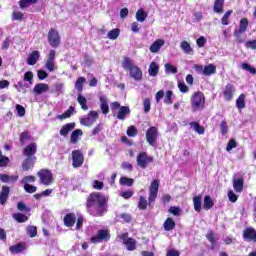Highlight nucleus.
Wrapping results in <instances>:
<instances>
[{
    "mask_svg": "<svg viewBox=\"0 0 256 256\" xmlns=\"http://www.w3.org/2000/svg\"><path fill=\"white\" fill-rule=\"evenodd\" d=\"M24 191H26V193H35L37 191V188L36 186L26 184L24 185Z\"/></svg>",
    "mask_w": 256,
    "mask_h": 256,
    "instance_id": "62",
    "label": "nucleus"
},
{
    "mask_svg": "<svg viewBox=\"0 0 256 256\" xmlns=\"http://www.w3.org/2000/svg\"><path fill=\"white\" fill-rule=\"evenodd\" d=\"M153 161H154L153 156H148L146 152H140L136 158L137 165L141 169H147L149 164L153 163Z\"/></svg>",
    "mask_w": 256,
    "mask_h": 256,
    "instance_id": "5",
    "label": "nucleus"
},
{
    "mask_svg": "<svg viewBox=\"0 0 256 256\" xmlns=\"http://www.w3.org/2000/svg\"><path fill=\"white\" fill-rule=\"evenodd\" d=\"M84 156L83 152L81 150H73L72 151V166L74 169H78V167H81L83 165Z\"/></svg>",
    "mask_w": 256,
    "mask_h": 256,
    "instance_id": "12",
    "label": "nucleus"
},
{
    "mask_svg": "<svg viewBox=\"0 0 256 256\" xmlns=\"http://www.w3.org/2000/svg\"><path fill=\"white\" fill-rule=\"evenodd\" d=\"M120 33H121V30L119 28H115L108 32L107 37H108V39L115 41V39H117V37H119Z\"/></svg>",
    "mask_w": 256,
    "mask_h": 256,
    "instance_id": "42",
    "label": "nucleus"
},
{
    "mask_svg": "<svg viewBox=\"0 0 256 256\" xmlns=\"http://www.w3.org/2000/svg\"><path fill=\"white\" fill-rule=\"evenodd\" d=\"M111 239V235L109 234V230H98L97 234L91 238V243H103V241H109Z\"/></svg>",
    "mask_w": 256,
    "mask_h": 256,
    "instance_id": "10",
    "label": "nucleus"
},
{
    "mask_svg": "<svg viewBox=\"0 0 256 256\" xmlns=\"http://www.w3.org/2000/svg\"><path fill=\"white\" fill-rule=\"evenodd\" d=\"M242 69L244 71H248V73H251V75H256V69L255 67L249 65L248 63L244 62L242 63Z\"/></svg>",
    "mask_w": 256,
    "mask_h": 256,
    "instance_id": "51",
    "label": "nucleus"
},
{
    "mask_svg": "<svg viewBox=\"0 0 256 256\" xmlns=\"http://www.w3.org/2000/svg\"><path fill=\"white\" fill-rule=\"evenodd\" d=\"M82 136H83V130L81 129L74 130L70 136L71 143H77V141H79V137H82Z\"/></svg>",
    "mask_w": 256,
    "mask_h": 256,
    "instance_id": "30",
    "label": "nucleus"
},
{
    "mask_svg": "<svg viewBox=\"0 0 256 256\" xmlns=\"http://www.w3.org/2000/svg\"><path fill=\"white\" fill-rule=\"evenodd\" d=\"M76 217H75V213H70V214H67L65 217H64V225L66 227H73L75 225V221H76Z\"/></svg>",
    "mask_w": 256,
    "mask_h": 256,
    "instance_id": "26",
    "label": "nucleus"
},
{
    "mask_svg": "<svg viewBox=\"0 0 256 256\" xmlns=\"http://www.w3.org/2000/svg\"><path fill=\"white\" fill-rule=\"evenodd\" d=\"M49 91V84L38 83L33 88L34 95H42V93H47Z\"/></svg>",
    "mask_w": 256,
    "mask_h": 256,
    "instance_id": "17",
    "label": "nucleus"
},
{
    "mask_svg": "<svg viewBox=\"0 0 256 256\" xmlns=\"http://www.w3.org/2000/svg\"><path fill=\"white\" fill-rule=\"evenodd\" d=\"M23 81L27 82L26 84L27 85H33V72L31 71H28L24 74V78H23Z\"/></svg>",
    "mask_w": 256,
    "mask_h": 256,
    "instance_id": "50",
    "label": "nucleus"
},
{
    "mask_svg": "<svg viewBox=\"0 0 256 256\" xmlns=\"http://www.w3.org/2000/svg\"><path fill=\"white\" fill-rule=\"evenodd\" d=\"M236 106L238 109H245V94H241L236 100Z\"/></svg>",
    "mask_w": 256,
    "mask_h": 256,
    "instance_id": "49",
    "label": "nucleus"
},
{
    "mask_svg": "<svg viewBox=\"0 0 256 256\" xmlns=\"http://www.w3.org/2000/svg\"><path fill=\"white\" fill-rule=\"evenodd\" d=\"M213 205H215V202L213 201L211 196H205L203 209H205V211H209V209H212Z\"/></svg>",
    "mask_w": 256,
    "mask_h": 256,
    "instance_id": "32",
    "label": "nucleus"
},
{
    "mask_svg": "<svg viewBox=\"0 0 256 256\" xmlns=\"http://www.w3.org/2000/svg\"><path fill=\"white\" fill-rule=\"evenodd\" d=\"M203 203V197L198 195L193 197L194 211L201 213V205Z\"/></svg>",
    "mask_w": 256,
    "mask_h": 256,
    "instance_id": "27",
    "label": "nucleus"
},
{
    "mask_svg": "<svg viewBox=\"0 0 256 256\" xmlns=\"http://www.w3.org/2000/svg\"><path fill=\"white\" fill-rule=\"evenodd\" d=\"M245 47H247V49H256V40L245 42Z\"/></svg>",
    "mask_w": 256,
    "mask_h": 256,
    "instance_id": "64",
    "label": "nucleus"
},
{
    "mask_svg": "<svg viewBox=\"0 0 256 256\" xmlns=\"http://www.w3.org/2000/svg\"><path fill=\"white\" fill-rule=\"evenodd\" d=\"M9 250L11 251V253L17 254V253H23V251H25V244L23 243H18L14 246H11L9 248Z\"/></svg>",
    "mask_w": 256,
    "mask_h": 256,
    "instance_id": "34",
    "label": "nucleus"
},
{
    "mask_svg": "<svg viewBox=\"0 0 256 256\" xmlns=\"http://www.w3.org/2000/svg\"><path fill=\"white\" fill-rule=\"evenodd\" d=\"M99 101H100V109L103 115H107V113H109V102L107 101V97L100 95Z\"/></svg>",
    "mask_w": 256,
    "mask_h": 256,
    "instance_id": "22",
    "label": "nucleus"
},
{
    "mask_svg": "<svg viewBox=\"0 0 256 256\" xmlns=\"http://www.w3.org/2000/svg\"><path fill=\"white\" fill-rule=\"evenodd\" d=\"M136 19L140 23H143V21H145V19H147V12H144L143 9H139L136 12Z\"/></svg>",
    "mask_w": 256,
    "mask_h": 256,
    "instance_id": "48",
    "label": "nucleus"
},
{
    "mask_svg": "<svg viewBox=\"0 0 256 256\" xmlns=\"http://www.w3.org/2000/svg\"><path fill=\"white\" fill-rule=\"evenodd\" d=\"M163 227L165 231H173V229H175V221H173V218H167Z\"/></svg>",
    "mask_w": 256,
    "mask_h": 256,
    "instance_id": "35",
    "label": "nucleus"
},
{
    "mask_svg": "<svg viewBox=\"0 0 256 256\" xmlns=\"http://www.w3.org/2000/svg\"><path fill=\"white\" fill-rule=\"evenodd\" d=\"M122 67L126 69V71H131V69H133L135 65L133 64V61H131V59L125 58L122 63Z\"/></svg>",
    "mask_w": 256,
    "mask_h": 256,
    "instance_id": "47",
    "label": "nucleus"
},
{
    "mask_svg": "<svg viewBox=\"0 0 256 256\" xmlns=\"http://www.w3.org/2000/svg\"><path fill=\"white\" fill-rule=\"evenodd\" d=\"M233 14V10L227 11L221 19L222 25H229V17Z\"/></svg>",
    "mask_w": 256,
    "mask_h": 256,
    "instance_id": "53",
    "label": "nucleus"
},
{
    "mask_svg": "<svg viewBox=\"0 0 256 256\" xmlns=\"http://www.w3.org/2000/svg\"><path fill=\"white\" fill-rule=\"evenodd\" d=\"M97 119H99L97 111H90L87 116L80 119V123L84 125V127H91Z\"/></svg>",
    "mask_w": 256,
    "mask_h": 256,
    "instance_id": "9",
    "label": "nucleus"
},
{
    "mask_svg": "<svg viewBox=\"0 0 256 256\" xmlns=\"http://www.w3.org/2000/svg\"><path fill=\"white\" fill-rule=\"evenodd\" d=\"M92 187L94 189H97V191H101V189H103V187H104V184H103V182H101L99 180H94L92 182Z\"/></svg>",
    "mask_w": 256,
    "mask_h": 256,
    "instance_id": "60",
    "label": "nucleus"
},
{
    "mask_svg": "<svg viewBox=\"0 0 256 256\" xmlns=\"http://www.w3.org/2000/svg\"><path fill=\"white\" fill-rule=\"evenodd\" d=\"M194 69L200 75H205L206 77L215 75V73H217V67L214 64H208L204 67H203V65L196 64L194 66Z\"/></svg>",
    "mask_w": 256,
    "mask_h": 256,
    "instance_id": "4",
    "label": "nucleus"
},
{
    "mask_svg": "<svg viewBox=\"0 0 256 256\" xmlns=\"http://www.w3.org/2000/svg\"><path fill=\"white\" fill-rule=\"evenodd\" d=\"M157 195H159V180H153L149 187L148 202L147 198H145L144 196H140L138 202V209H140L141 211H145L148 205L149 207H153V203H155Z\"/></svg>",
    "mask_w": 256,
    "mask_h": 256,
    "instance_id": "2",
    "label": "nucleus"
},
{
    "mask_svg": "<svg viewBox=\"0 0 256 256\" xmlns=\"http://www.w3.org/2000/svg\"><path fill=\"white\" fill-rule=\"evenodd\" d=\"M135 183L133 178H127L125 176L120 178V185H124L126 187H131Z\"/></svg>",
    "mask_w": 256,
    "mask_h": 256,
    "instance_id": "45",
    "label": "nucleus"
},
{
    "mask_svg": "<svg viewBox=\"0 0 256 256\" xmlns=\"http://www.w3.org/2000/svg\"><path fill=\"white\" fill-rule=\"evenodd\" d=\"M225 0H216L214 3V11L215 13H223V5Z\"/></svg>",
    "mask_w": 256,
    "mask_h": 256,
    "instance_id": "43",
    "label": "nucleus"
},
{
    "mask_svg": "<svg viewBox=\"0 0 256 256\" xmlns=\"http://www.w3.org/2000/svg\"><path fill=\"white\" fill-rule=\"evenodd\" d=\"M13 219H15V221H17V223H25V222L29 221V217H27V215L22 214V213L13 214Z\"/></svg>",
    "mask_w": 256,
    "mask_h": 256,
    "instance_id": "40",
    "label": "nucleus"
},
{
    "mask_svg": "<svg viewBox=\"0 0 256 256\" xmlns=\"http://www.w3.org/2000/svg\"><path fill=\"white\" fill-rule=\"evenodd\" d=\"M159 138V129L155 126H151L146 131V141L151 147H155L157 139Z\"/></svg>",
    "mask_w": 256,
    "mask_h": 256,
    "instance_id": "6",
    "label": "nucleus"
},
{
    "mask_svg": "<svg viewBox=\"0 0 256 256\" xmlns=\"http://www.w3.org/2000/svg\"><path fill=\"white\" fill-rule=\"evenodd\" d=\"M163 45H165V40L157 39L154 43L151 44L150 53H159Z\"/></svg>",
    "mask_w": 256,
    "mask_h": 256,
    "instance_id": "21",
    "label": "nucleus"
},
{
    "mask_svg": "<svg viewBox=\"0 0 256 256\" xmlns=\"http://www.w3.org/2000/svg\"><path fill=\"white\" fill-rule=\"evenodd\" d=\"M11 189H9V186H3L2 190L0 192V205H5L7 203V199H9V193Z\"/></svg>",
    "mask_w": 256,
    "mask_h": 256,
    "instance_id": "23",
    "label": "nucleus"
},
{
    "mask_svg": "<svg viewBox=\"0 0 256 256\" xmlns=\"http://www.w3.org/2000/svg\"><path fill=\"white\" fill-rule=\"evenodd\" d=\"M12 19H13V21H21L23 19L22 12L14 11L12 14Z\"/></svg>",
    "mask_w": 256,
    "mask_h": 256,
    "instance_id": "63",
    "label": "nucleus"
},
{
    "mask_svg": "<svg viewBox=\"0 0 256 256\" xmlns=\"http://www.w3.org/2000/svg\"><path fill=\"white\" fill-rule=\"evenodd\" d=\"M35 161H37V157H27L22 163L23 171H29L35 166Z\"/></svg>",
    "mask_w": 256,
    "mask_h": 256,
    "instance_id": "18",
    "label": "nucleus"
},
{
    "mask_svg": "<svg viewBox=\"0 0 256 256\" xmlns=\"http://www.w3.org/2000/svg\"><path fill=\"white\" fill-rule=\"evenodd\" d=\"M173 91H171V90H168L167 92H166V96H165V99H164V103L166 104V105H171L172 103H173Z\"/></svg>",
    "mask_w": 256,
    "mask_h": 256,
    "instance_id": "54",
    "label": "nucleus"
},
{
    "mask_svg": "<svg viewBox=\"0 0 256 256\" xmlns=\"http://www.w3.org/2000/svg\"><path fill=\"white\" fill-rule=\"evenodd\" d=\"M39 0H20L19 7L20 9H27V7H31V5H35Z\"/></svg>",
    "mask_w": 256,
    "mask_h": 256,
    "instance_id": "38",
    "label": "nucleus"
},
{
    "mask_svg": "<svg viewBox=\"0 0 256 256\" xmlns=\"http://www.w3.org/2000/svg\"><path fill=\"white\" fill-rule=\"evenodd\" d=\"M27 141H31V136L29 135V132H22L20 134V143L22 145H25V143H27Z\"/></svg>",
    "mask_w": 256,
    "mask_h": 256,
    "instance_id": "52",
    "label": "nucleus"
},
{
    "mask_svg": "<svg viewBox=\"0 0 256 256\" xmlns=\"http://www.w3.org/2000/svg\"><path fill=\"white\" fill-rule=\"evenodd\" d=\"M40 183L42 185L49 186L51 183H53V173L47 169H42L37 173Z\"/></svg>",
    "mask_w": 256,
    "mask_h": 256,
    "instance_id": "8",
    "label": "nucleus"
},
{
    "mask_svg": "<svg viewBox=\"0 0 256 256\" xmlns=\"http://www.w3.org/2000/svg\"><path fill=\"white\" fill-rule=\"evenodd\" d=\"M249 27V20L247 18H242L240 20L239 29L235 30L240 33H245L247 31V28Z\"/></svg>",
    "mask_w": 256,
    "mask_h": 256,
    "instance_id": "33",
    "label": "nucleus"
},
{
    "mask_svg": "<svg viewBox=\"0 0 256 256\" xmlns=\"http://www.w3.org/2000/svg\"><path fill=\"white\" fill-rule=\"evenodd\" d=\"M243 239L245 241H253L256 243V230L254 228H246L243 231Z\"/></svg>",
    "mask_w": 256,
    "mask_h": 256,
    "instance_id": "16",
    "label": "nucleus"
},
{
    "mask_svg": "<svg viewBox=\"0 0 256 256\" xmlns=\"http://www.w3.org/2000/svg\"><path fill=\"white\" fill-rule=\"evenodd\" d=\"M36 179L35 176H25L20 183L22 185H29V183H35Z\"/></svg>",
    "mask_w": 256,
    "mask_h": 256,
    "instance_id": "55",
    "label": "nucleus"
},
{
    "mask_svg": "<svg viewBox=\"0 0 256 256\" xmlns=\"http://www.w3.org/2000/svg\"><path fill=\"white\" fill-rule=\"evenodd\" d=\"M180 49H182V51L186 53V55H193V48L191 47V44H189V42L187 41L181 42Z\"/></svg>",
    "mask_w": 256,
    "mask_h": 256,
    "instance_id": "28",
    "label": "nucleus"
},
{
    "mask_svg": "<svg viewBox=\"0 0 256 256\" xmlns=\"http://www.w3.org/2000/svg\"><path fill=\"white\" fill-rule=\"evenodd\" d=\"M77 101L79 105H81V109H83V111H87L89 109V106H87V98H85V96L78 94Z\"/></svg>",
    "mask_w": 256,
    "mask_h": 256,
    "instance_id": "39",
    "label": "nucleus"
},
{
    "mask_svg": "<svg viewBox=\"0 0 256 256\" xmlns=\"http://www.w3.org/2000/svg\"><path fill=\"white\" fill-rule=\"evenodd\" d=\"M27 235H29V237H36L37 236V227L35 226H29L27 229Z\"/></svg>",
    "mask_w": 256,
    "mask_h": 256,
    "instance_id": "57",
    "label": "nucleus"
},
{
    "mask_svg": "<svg viewBox=\"0 0 256 256\" xmlns=\"http://www.w3.org/2000/svg\"><path fill=\"white\" fill-rule=\"evenodd\" d=\"M192 111H201L205 109V94L203 92H195L190 99Z\"/></svg>",
    "mask_w": 256,
    "mask_h": 256,
    "instance_id": "3",
    "label": "nucleus"
},
{
    "mask_svg": "<svg viewBox=\"0 0 256 256\" xmlns=\"http://www.w3.org/2000/svg\"><path fill=\"white\" fill-rule=\"evenodd\" d=\"M127 115H131V109H129V106H121L116 117L120 121H125Z\"/></svg>",
    "mask_w": 256,
    "mask_h": 256,
    "instance_id": "19",
    "label": "nucleus"
},
{
    "mask_svg": "<svg viewBox=\"0 0 256 256\" xmlns=\"http://www.w3.org/2000/svg\"><path fill=\"white\" fill-rule=\"evenodd\" d=\"M190 127L198 133V135H203L205 133V128L201 126L198 122H190Z\"/></svg>",
    "mask_w": 256,
    "mask_h": 256,
    "instance_id": "37",
    "label": "nucleus"
},
{
    "mask_svg": "<svg viewBox=\"0 0 256 256\" xmlns=\"http://www.w3.org/2000/svg\"><path fill=\"white\" fill-rule=\"evenodd\" d=\"M16 111L18 117H25V107H23L21 104L16 105Z\"/></svg>",
    "mask_w": 256,
    "mask_h": 256,
    "instance_id": "59",
    "label": "nucleus"
},
{
    "mask_svg": "<svg viewBox=\"0 0 256 256\" xmlns=\"http://www.w3.org/2000/svg\"><path fill=\"white\" fill-rule=\"evenodd\" d=\"M45 68L47 69V71H50L51 73L55 71V50H50V53L48 54L45 63Z\"/></svg>",
    "mask_w": 256,
    "mask_h": 256,
    "instance_id": "13",
    "label": "nucleus"
},
{
    "mask_svg": "<svg viewBox=\"0 0 256 256\" xmlns=\"http://www.w3.org/2000/svg\"><path fill=\"white\" fill-rule=\"evenodd\" d=\"M74 111L75 107L70 106L66 112H64L62 115L57 116V119H60L61 121H63V119H69V117L73 115Z\"/></svg>",
    "mask_w": 256,
    "mask_h": 256,
    "instance_id": "41",
    "label": "nucleus"
},
{
    "mask_svg": "<svg viewBox=\"0 0 256 256\" xmlns=\"http://www.w3.org/2000/svg\"><path fill=\"white\" fill-rule=\"evenodd\" d=\"M87 80L85 79V77H79L76 80L75 83V89H77V91H79V93H81V91H83V84L86 82Z\"/></svg>",
    "mask_w": 256,
    "mask_h": 256,
    "instance_id": "44",
    "label": "nucleus"
},
{
    "mask_svg": "<svg viewBox=\"0 0 256 256\" xmlns=\"http://www.w3.org/2000/svg\"><path fill=\"white\" fill-rule=\"evenodd\" d=\"M127 135L128 137H135L137 135V128L135 126H130L127 129Z\"/></svg>",
    "mask_w": 256,
    "mask_h": 256,
    "instance_id": "61",
    "label": "nucleus"
},
{
    "mask_svg": "<svg viewBox=\"0 0 256 256\" xmlns=\"http://www.w3.org/2000/svg\"><path fill=\"white\" fill-rule=\"evenodd\" d=\"M165 67V73L167 75H175V73H177V67L171 65L170 63H167L164 65Z\"/></svg>",
    "mask_w": 256,
    "mask_h": 256,
    "instance_id": "46",
    "label": "nucleus"
},
{
    "mask_svg": "<svg viewBox=\"0 0 256 256\" xmlns=\"http://www.w3.org/2000/svg\"><path fill=\"white\" fill-rule=\"evenodd\" d=\"M235 93V86L232 84H227L223 89V96L225 101H231Z\"/></svg>",
    "mask_w": 256,
    "mask_h": 256,
    "instance_id": "15",
    "label": "nucleus"
},
{
    "mask_svg": "<svg viewBox=\"0 0 256 256\" xmlns=\"http://www.w3.org/2000/svg\"><path fill=\"white\" fill-rule=\"evenodd\" d=\"M37 153V143L32 142L23 149V155L25 157H35Z\"/></svg>",
    "mask_w": 256,
    "mask_h": 256,
    "instance_id": "14",
    "label": "nucleus"
},
{
    "mask_svg": "<svg viewBox=\"0 0 256 256\" xmlns=\"http://www.w3.org/2000/svg\"><path fill=\"white\" fill-rule=\"evenodd\" d=\"M41 57V53H39V51L35 50L33 51L27 59V64L28 65H35L38 61L39 58Z\"/></svg>",
    "mask_w": 256,
    "mask_h": 256,
    "instance_id": "24",
    "label": "nucleus"
},
{
    "mask_svg": "<svg viewBox=\"0 0 256 256\" xmlns=\"http://www.w3.org/2000/svg\"><path fill=\"white\" fill-rule=\"evenodd\" d=\"M148 73L150 77H157V75H159V65H157L155 62H151Z\"/></svg>",
    "mask_w": 256,
    "mask_h": 256,
    "instance_id": "29",
    "label": "nucleus"
},
{
    "mask_svg": "<svg viewBox=\"0 0 256 256\" xmlns=\"http://www.w3.org/2000/svg\"><path fill=\"white\" fill-rule=\"evenodd\" d=\"M220 131H221L222 135H227V133L229 131V126H227L226 121H222L220 123Z\"/></svg>",
    "mask_w": 256,
    "mask_h": 256,
    "instance_id": "58",
    "label": "nucleus"
},
{
    "mask_svg": "<svg viewBox=\"0 0 256 256\" xmlns=\"http://www.w3.org/2000/svg\"><path fill=\"white\" fill-rule=\"evenodd\" d=\"M243 183H244L243 178L234 179L233 187L236 193H241V191H243Z\"/></svg>",
    "mask_w": 256,
    "mask_h": 256,
    "instance_id": "31",
    "label": "nucleus"
},
{
    "mask_svg": "<svg viewBox=\"0 0 256 256\" xmlns=\"http://www.w3.org/2000/svg\"><path fill=\"white\" fill-rule=\"evenodd\" d=\"M172 215H175L176 217H179L181 215V208L177 206H171L168 210Z\"/></svg>",
    "mask_w": 256,
    "mask_h": 256,
    "instance_id": "56",
    "label": "nucleus"
},
{
    "mask_svg": "<svg viewBox=\"0 0 256 256\" xmlns=\"http://www.w3.org/2000/svg\"><path fill=\"white\" fill-rule=\"evenodd\" d=\"M118 237L123 245H125L127 251H135V249H137V240H135V238H130L128 233L121 234Z\"/></svg>",
    "mask_w": 256,
    "mask_h": 256,
    "instance_id": "7",
    "label": "nucleus"
},
{
    "mask_svg": "<svg viewBox=\"0 0 256 256\" xmlns=\"http://www.w3.org/2000/svg\"><path fill=\"white\" fill-rule=\"evenodd\" d=\"M73 129H75L74 122L65 124L60 129V135H62V137H67V135H69L70 131H73Z\"/></svg>",
    "mask_w": 256,
    "mask_h": 256,
    "instance_id": "25",
    "label": "nucleus"
},
{
    "mask_svg": "<svg viewBox=\"0 0 256 256\" xmlns=\"http://www.w3.org/2000/svg\"><path fill=\"white\" fill-rule=\"evenodd\" d=\"M48 43L51 47H59L61 45V38L59 37V32L55 29H50L48 32Z\"/></svg>",
    "mask_w": 256,
    "mask_h": 256,
    "instance_id": "11",
    "label": "nucleus"
},
{
    "mask_svg": "<svg viewBox=\"0 0 256 256\" xmlns=\"http://www.w3.org/2000/svg\"><path fill=\"white\" fill-rule=\"evenodd\" d=\"M129 73L130 77H132V79H134L135 81H141V79H143V71H141L137 66L131 68V70H129Z\"/></svg>",
    "mask_w": 256,
    "mask_h": 256,
    "instance_id": "20",
    "label": "nucleus"
},
{
    "mask_svg": "<svg viewBox=\"0 0 256 256\" xmlns=\"http://www.w3.org/2000/svg\"><path fill=\"white\" fill-rule=\"evenodd\" d=\"M86 209L93 217H102L107 213V198L101 193H92L86 201Z\"/></svg>",
    "mask_w": 256,
    "mask_h": 256,
    "instance_id": "1",
    "label": "nucleus"
},
{
    "mask_svg": "<svg viewBox=\"0 0 256 256\" xmlns=\"http://www.w3.org/2000/svg\"><path fill=\"white\" fill-rule=\"evenodd\" d=\"M14 87L17 89L18 93H27V89L31 86L27 83L18 82Z\"/></svg>",
    "mask_w": 256,
    "mask_h": 256,
    "instance_id": "36",
    "label": "nucleus"
}]
</instances>
